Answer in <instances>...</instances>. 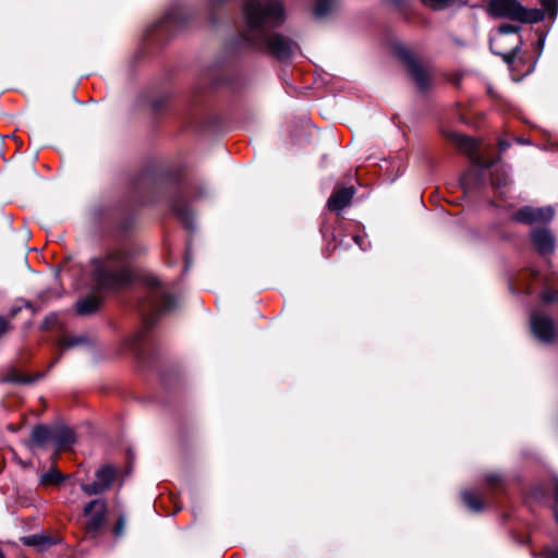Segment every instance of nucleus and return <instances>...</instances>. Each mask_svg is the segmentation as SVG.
Masks as SVG:
<instances>
[{"mask_svg":"<svg viewBox=\"0 0 558 558\" xmlns=\"http://www.w3.org/2000/svg\"><path fill=\"white\" fill-rule=\"evenodd\" d=\"M93 279L100 290H116L132 281L129 253L116 250L102 258L93 260Z\"/></svg>","mask_w":558,"mask_h":558,"instance_id":"obj_1","label":"nucleus"},{"mask_svg":"<svg viewBox=\"0 0 558 558\" xmlns=\"http://www.w3.org/2000/svg\"><path fill=\"white\" fill-rule=\"evenodd\" d=\"M541 9L525 8L518 0H490L488 12L495 17H506L525 24L542 21L553 23L558 12L557 0H541Z\"/></svg>","mask_w":558,"mask_h":558,"instance_id":"obj_2","label":"nucleus"},{"mask_svg":"<svg viewBox=\"0 0 558 558\" xmlns=\"http://www.w3.org/2000/svg\"><path fill=\"white\" fill-rule=\"evenodd\" d=\"M144 281L149 291L141 302L140 311L144 329L148 330L156 324L160 315L175 308L177 301L172 294L165 290L157 277L147 276Z\"/></svg>","mask_w":558,"mask_h":558,"instance_id":"obj_3","label":"nucleus"},{"mask_svg":"<svg viewBox=\"0 0 558 558\" xmlns=\"http://www.w3.org/2000/svg\"><path fill=\"white\" fill-rule=\"evenodd\" d=\"M241 13L251 29L277 27L286 20L283 4L277 0H245Z\"/></svg>","mask_w":558,"mask_h":558,"instance_id":"obj_4","label":"nucleus"},{"mask_svg":"<svg viewBox=\"0 0 558 558\" xmlns=\"http://www.w3.org/2000/svg\"><path fill=\"white\" fill-rule=\"evenodd\" d=\"M395 57L408 69L421 92H426L430 87V66L422 62L416 53L411 49L395 45L392 47Z\"/></svg>","mask_w":558,"mask_h":558,"instance_id":"obj_5","label":"nucleus"},{"mask_svg":"<svg viewBox=\"0 0 558 558\" xmlns=\"http://www.w3.org/2000/svg\"><path fill=\"white\" fill-rule=\"evenodd\" d=\"M108 504L106 499L96 498L83 507V514L87 518L85 523L86 533L96 537L107 521Z\"/></svg>","mask_w":558,"mask_h":558,"instance_id":"obj_6","label":"nucleus"},{"mask_svg":"<svg viewBox=\"0 0 558 558\" xmlns=\"http://www.w3.org/2000/svg\"><path fill=\"white\" fill-rule=\"evenodd\" d=\"M118 470L110 464L100 466L95 472V481L81 483L82 492L87 496L101 495L108 492L117 478Z\"/></svg>","mask_w":558,"mask_h":558,"instance_id":"obj_7","label":"nucleus"},{"mask_svg":"<svg viewBox=\"0 0 558 558\" xmlns=\"http://www.w3.org/2000/svg\"><path fill=\"white\" fill-rule=\"evenodd\" d=\"M521 37H494V40L489 41V47L510 64L515 60H525V56L521 51Z\"/></svg>","mask_w":558,"mask_h":558,"instance_id":"obj_8","label":"nucleus"},{"mask_svg":"<svg viewBox=\"0 0 558 558\" xmlns=\"http://www.w3.org/2000/svg\"><path fill=\"white\" fill-rule=\"evenodd\" d=\"M187 23V19L180 8H172L162 15L150 21L146 26V34L151 35L157 32H170Z\"/></svg>","mask_w":558,"mask_h":558,"instance_id":"obj_9","label":"nucleus"},{"mask_svg":"<svg viewBox=\"0 0 558 558\" xmlns=\"http://www.w3.org/2000/svg\"><path fill=\"white\" fill-rule=\"evenodd\" d=\"M554 216L555 210L551 206H523L513 215V219L521 223L532 225L535 222H549Z\"/></svg>","mask_w":558,"mask_h":558,"instance_id":"obj_10","label":"nucleus"},{"mask_svg":"<svg viewBox=\"0 0 558 558\" xmlns=\"http://www.w3.org/2000/svg\"><path fill=\"white\" fill-rule=\"evenodd\" d=\"M251 45L254 39L263 40L265 49L280 60L288 59L292 53V45L288 37H242Z\"/></svg>","mask_w":558,"mask_h":558,"instance_id":"obj_11","label":"nucleus"},{"mask_svg":"<svg viewBox=\"0 0 558 558\" xmlns=\"http://www.w3.org/2000/svg\"><path fill=\"white\" fill-rule=\"evenodd\" d=\"M531 330L542 342L549 343L555 338V323L546 315L532 313L530 317Z\"/></svg>","mask_w":558,"mask_h":558,"instance_id":"obj_12","label":"nucleus"},{"mask_svg":"<svg viewBox=\"0 0 558 558\" xmlns=\"http://www.w3.org/2000/svg\"><path fill=\"white\" fill-rule=\"evenodd\" d=\"M533 246L541 255H547L555 250V236L547 228H536L531 231Z\"/></svg>","mask_w":558,"mask_h":558,"instance_id":"obj_13","label":"nucleus"},{"mask_svg":"<svg viewBox=\"0 0 558 558\" xmlns=\"http://www.w3.org/2000/svg\"><path fill=\"white\" fill-rule=\"evenodd\" d=\"M355 194V189L341 187L336 190L327 202V207L330 211L339 213L351 204V201Z\"/></svg>","mask_w":558,"mask_h":558,"instance_id":"obj_14","label":"nucleus"},{"mask_svg":"<svg viewBox=\"0 0 558 558\" xmlns=\"http://www.w3.org/2000/svg\"><path fill=\"white\" fill-rule=\"evenodd\" d=\"M75 441L74 432L63 425L53 426L52 444L56 446L57 452L53 459L58 456L61 450L69 449Z\"/></svg>","mask_w":558,"mask_h":558,"instance_id":"obj_15","label":"nucleus"},{"mask_svg":"<svg viewBox=\"0 0 558 558\" xmlns=\"http://www.w3.org/2000/svg\"><path fill=\"white\" fill-rule=\"evenodd\" d=\"M53 426L36 425L27 440L29 448H44L49 444H52Z\"/></svg>","mask_w":558,"mask_h":558,"instance_id":"obj_16","label":"nucleus"},{"mask_svg":"<svg viewBox=\"0 0 558 558\" xmlns=\"http://www.w3.org/2000/svg\"><path fill=\"white\" fill-rule=\"evenodd\" d=\"M171 209L172 213L177 216V218L186 227H192V218L193 214L189 207V205L184 202L183 196L181 194L177 195L171 201Z\"/></svg>","mask_w":558,"mask_h":558,"instance_id":"obj_17","label":"nucleus"},{"mask_svg":"<svg viewBox=\"0 0 558 558\" xmlns=\"http://www.w3.org/2000/svg\"><path fill=\"white\" fill-rule=\"evenodd\" d=\"M461 498L463 504L473 512H481L488 507V501L476 490H464Z\"/></svg>","mask_w":558,"mask_h":558,"instance_id":"obj_18","label":"nucleus"},{"mask_svg":"<svg viewBox=\"0 0 558 558\" xmlns=\"http://www.w3.org/2000/svg\"><path fill=\"white\" fill-rule=\"evenodd\" d=\"M339 8V0H314L313 14L316 19H326Z\"/></svg>","mask_w":558,"mask_h":558,"instance_id":"obj_19","label":"nucleus"},{"mask_svg":"<svg viewBox=\"0 0 558 558\" xmlns=\"http://www.w3.org/2000/svg\"><path fill=\"white\" fill-rule=\"evenodd\" d=\"M101 298L87 295L76 302V313L78 315H90L98 311L101 305Z\"/></svg>","mask_w":558,"mask_h":558,"instance_id":"obj_20","label":"nucleus"},{"mask_svg":"<svg viewBox=\"0 0 558 558\" xmlns=\"http://www.w3.org/2000/svg\"><path fill=\"white\" fill-rule=\"evenodd\" d=\"M449 137L462 153L474 158V153L477 150V143L472 137L459 133H451Z\"/></svg>","mask_w":558,"mask_h":558,"instance_id":"obj_21","label":"nucleus"},{"mask_svg":"<svg viewBox=\"0 0 558 558\" xmlns=\"http://www.w3.org/2000/svg\"><path fill=\"white\" fill-rule=\"evenodd\" d=\"M88 337L86 335L64 336L59 339L58 344L62 350L72 349L78 345L87 344Z\"/></svg>","mask_w":558,"mask_h":558,"instance_id":"obj_22","label":"nucleus"},{"mask_svg":"<svg viewBox=\"0 0 558 558\" xmlns=\"http://www.w3.org/2000/svg\"><path fill=\"white\" fill-rule=\"evenodd\" d=\"M65 480V476L54 468H51L48 472L44 473L39 483L44 486H57Z\"/></svg>","mask_w":558,"mask_h":558,"instance_id":"obj_23","label":"nucleus"},{"mask_svg":"<svg viewBox=\"0 0 558 558\" xmlns=\"http://www.w3.org/2000/svg\"><path fill=\"white\" fill-rule=\"evenodd\" d=\"M425 5L434 10H444L446 8L456 5L460 0H421Z\"/></svg>","mask_w":558,"mask_h":558,"instance_id":"obj_24","label":"nucleus"},{"mask_svg":"<svg viewBox=\"0 0 558 558\" xmlns=\"http://www.w3.org/2000/svg\"><path fill=\"white\" fill-rule=\"evenodd\" d=\"M24 544L28 545V546H41V545H46V544L50 545V544H52V542H51L50 537H48V536L34 534V535L25 537Z\"/></svg>","mask_w":558,"mask_h":558,"instance_id":"obj_25","label":"nucleus"},{"mask_svg":"<svg viewBox=\"0 0 558 558\" xmlns=\"http://www.w3.org/2000/svg\"><path fill=\"white\" fill-rule=\"evenodd\" d=\"M492 184L496 189H501L508 184V175L504 171L496 170L492 177Z\"/></svg>","mask_w":558,"mask_h":558,"instance_id":"obj_26","label":"nucleus"},{"mask_svg":"<svg viewBox=\"0 0 558 558\" xmlns=\"http://www.w3.org/2000/svg\"><path fill=\"white\" fill-rule=\"evenodd\" d=\"M486 483L493 487H499L502 484V477L500 474L497 473H490L486 475Z\"/></svg>","mask_w":558,"mask_h":558,"instance_id":"obj_27","label":"nucleus"},{"mask_svg":"<svg viewBox=\"0 0 558 558\" xmlns=\"http://www.w3.org/2000/svg\"><path fill=\"white\" fill-rule=\"evenodd\" d=\"M125 529V518L123 514L119 515L114 526H113V534L117 537H120L123 535Z\"/></svg>","mask_w":558,"mask_h":558,"instance_id":"obj_28","label":"nucleus"},{"mask_svg":"<svg viewBox=\"0 0 558 558\" xmlns=\"http://www.w3.org/2000/svg\"><path fill=\"white\" fill-rule=\"evenodd\" d=\"M228 1H229V0H207V5H208V10L210 11V20H211V23H213V24H215V23H216L215 17H214V11H215L218 7H220V5L225 4V3H227Z\"/></svg>","mask_w":558,"mask_h":558,"instance_id":"obj_29","label":"nucleus"},{"mask_svg":"<svg viewBox=\"0 0 558 558\" xmlns=\"http://www.w3.org/2000/svg\"><path fill=\"white\" fill-rule=\"evenodd\" d=\"M541 298L546 303H553L558 300V292L554 289H546L543 291Z\"/></svg>","mask_w":558,"mask_h":558,"instance_id":"obj_30","label":"nucleus"},{"mask_svg":"<svg viewBox=\"0 0 558 558\" xmlns=\"http://www.w3.org/2000/svg\"><path fill=\"white\" fill-rule=\"evenodd\" d=\"M498 28V32L501 33V34H509V33H518L520 32V27L514 25V24H510V23H501L497 26Z\"/></svg>","mask_w":558,"mask_h":558,"instance_id":"obj_31","label":"nucleus"},{"mask_svg":"<svg viewBox=\"0 0 558 558\" xmlns=\"http://www.w3.org/2000/svg\"><path fill=\"white\" fill-rule=\"evenodd\" d=\"M143 337H144L143 333H138V335L134 336L133 339L131 340L130 345L136 355H141V350H140L138 345H140V342L142 341Z\"/></svg>","mask_w":558,"mask_h":558,"instance_id":"obj_32","label":"nucleus"},{"mask_svg":"<svg viewBox=\"0 0 558 558\" xmlns=\"http://www.w3.org/2000/svg\"><path fill=\"white\" fill-rule=\"evenodd\" d=\"M12 329V325L9 319L0 316V338Z\"/></svg>","mask_w":558,"mask_h":558,"instance_id":"obj_33","label":"nucleus"},{"mask_svg":"<svg viewBox=\"0 0 558 558\" xmlns=\"http://www.w3.org/2000/svg\"><path fill=\"white\" fill-rule=\"evenodd\" d=\"M545 558H558V547L546 550Z\"/></svg>","mask_w":558,"mask_h":558,"instance_id":"obj_34","label":"nucleus"},{"mask_svg":"<svg viewBox=\"0 0 558 558\" xmlns=\"http://www.w3.org/2000/svg\"><path fill=\"white\" fill-rule=\"evenodd\" d=\"M12 381L14 383H19V384H27V383H31V379H28L27 377L25 376H15V377H12L11 378Z\"/></svg>","mask_w":558,"mask_h":558,"instance_id":"obj_35","label":"nucleus"},{"mask_svg":"<svg viewBox=\"0 0 558 558\" xmlns=\"http://www.w3.org/2000/svg\"><path fill=\"white\" fill-rule=\"evenodd\" d=\"M21 311V307L20 306H16V307H12L9 312V317L7 319H13L17 314L19 312Z\"/></svg>","mask_w":558,"mask_h":558,"instance_id":"obj_36","label":"nucleus"},{"mask_svg":"<svg viewBox=\"0 0 558 558\" xmlns=\"http://www.w3.org/2000/svg\"><path fill=\"white\" fill-rule=\"evenodd\" d=\"M353 240L360 247H362L363 238L361 235H354Z\"/></svg>","mask_w":558,"mask_h":558,"instance_id":"obj_37","label":"nucleus"},{"mask_svg":"<svg viewBox=\"0 0 558 558\" xmlns=\"http://www.w3.org/2000/svg\"><path fill=\"white\" fill-rule=\"evenodd\" d=\"M474 162L477 165V166H483V161H482V158L481 157H474L473 158ZM484 168H487V165H484Z\"/></svg>","mask_w":558,"mask_h":558,"instance_id":"obj_38","label":"nucleus"},{"mask_svg":"<svg viewBox=\"0 0 558 558\" xmlns=\"http://www.w3.org/2000/svg\"><path fill=\"white\" fill-rule=\"evenodd\" d=\"M508 146H509V144L507 142H500L499 143L500 150L507 149Z\"/></svg>","mask_w":558,"mask_h":558,"instance_id":"obj_39","label":"nucleus"},{"mask_svg":"<svg viewBox=\"0 0 558 558\" xmlns=\"http://www.w3.org/2000/svg\"><path fill=\"white\" fill-rule=\"evenodd\" d=\"M544 38H545V37H543V36H539V37H538V39H537V41H536L537 46L542 47V46L544 45Z\"/></svg>","mask_w":558,"mask_h":558,"instance_id":"obj_40","label":"nucleus"},{"mask_svg":"<svg viewBox=\"0 0 558 558\" xmlns=\"http://www.w3.org/2000/svg\"><path fill=\"white\" fill-rule=\"evenodd\" d=\"M60 359H61V353L52 361L50 366L56 365L59 362Z\"/></svg>","mask_w":558,"mask_h":558,"instance_id":"obj_41","label":"nucleus"},{"mask_svg":"<svg viewBox=\"0 0 558 558\" xmlns=\"http://www.w3.org/2000/svg\"><path fill=\"white\" fill-rule=\"evenodd\" d=\"M554 495H555V501H556V504H558V485L555 488V494Z\"/></svg>","mask_w":558,"mask_h":558,"instance_id":"obj_42","label":"nucleus"},{"mask_svg":"<svg viewBox=\"0 0 558 558\" xmlns=\"http://www.w3.org/2000/svg\"><path fill=\"white\" fill-rule=\"evenodd\" d=\"M25 306L26 307H31V303L29 302H25Z\"/></svg>","mask_w":558,"mask_h":558,"instance_id":"obj_43","label":"nucleus"},{"mask_svg":"<svg viewBox=\"0 0 558 558\" xmlns=\"http://www.w3.org/2000/svg\"><path fill=\"white\" fill-rule=\"evenodd\" d=\"M0 558H4V555L1 549H0Z\"/></svg>","mask_w":558,"mask_h":558,"instance_id":"obj_44","label":"nucleus"}]
</instances>
